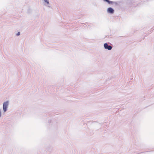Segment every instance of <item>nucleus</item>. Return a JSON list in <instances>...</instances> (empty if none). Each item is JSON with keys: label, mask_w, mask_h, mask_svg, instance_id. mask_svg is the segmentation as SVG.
<instances>
[{"label": "nucleus", "mask_w": 154, "mask_h": 154, "mask_svg": "<svg viewBox=\"0 0 154 154\" xmlns=\"http://www.w3.org/2000/svg\"><path fill=\"white\" fill-rule=\"evenodd\" d=\"M8 105L9 101H5L3 103V109L4 112H6L7 111Z\"/></svg>", "instance_id": "1"}, {"label": "nucleus", "mask_w": 154, "mask_h": 154, "mask_svg": "<svg viewBox=\"0 0 154 154\" xmlns=\"http://www.w3.org/2000/svg\"><path fill=\"white\" fill-rule=\"evenodd\" d=\"M104 47L105 49H107L108 50H110L112 49V47L110 45H108L107 43H105L104 44Z\"/></svg>", "instance_id": "2"}, {"label": "nucleus", "mask_w": 154, "mask_h": 154, "mask_svg": "<svg viewBox=\"0 0 154 154\" xmlns=\"http://www.w3.org/2000/svg\"><path fill=\"white\" fill-rule=\"evenodd\" d=\"M114 11V10L111 7L107 9V12L111 14L113 13Z\"/></svg>", "instance_id": "3"}, {"label": "nucleus", "mask_w": 154, "mask_h": 154, "mask_svg": "<svg viewBox=\"0 0 154 154\" xmlns=\"http://www.w3.org/2000/svg\"><path fill=\"white\" fill-rule=\"evenodd\" d=\"M44 5H45L49 7H50V6L48 5H49V3L48 0H44Z\"/></svg>", "instance_id": "4"}, {"label": "nucleus", "mask_w": 154, "mask_h": 154, "mask_svg": "<svg viewBox=\"0 0 154 154\" xmlns=\"http://www.w3.org/2000/svg\"><path fill=\"white\" fill-rule=\"evenodd\" d=\"M119 3L118 2H112L111 1V2L110 4H115L116 5H118Z\"/></svg>", "instance_id": "5"}, {"label": "nucleus", "mask_w": 154, "mask_h": 154, "mask_svg": "<svg viewBox=\"0 0 154 154\" xmlns=\"http://www.w3.org/2000/svg\"><path fill=\"white\" fill-rule=\"evenodd\" d=\"M104 1L107 2L108 4H110L111 2V1H110L109 0H103Z\"/></svg>", "instance_id": "6"}, {"label": "nucleus", "mask_w": 154, "mask_h": 154, "mask_svg": "<svg viewBox=\"0 0 154 154\" xmlns=\"http://www.w3.org/2000/svg\"><path fill=\"white\" fill-rule=\"evenodd\" d=\"M2 116V111L0 109V118Z\"/></svg>", "instance_id": "7"}, {"label": "nucleus", "mask_w": 154, "mask_h": 154, "mask_svg": "<svg viewBox=\"0 0 154 154\" xmlns=\"http://www.w3.org/2000/svg\"><path fill=\"white\" fill-rule=\"evenodd\" d=\"M20 35V32H18L17 34L16 35L17 36H18L19 35Z\"/></svg>", "instance_id": "8"}]
</instances>
